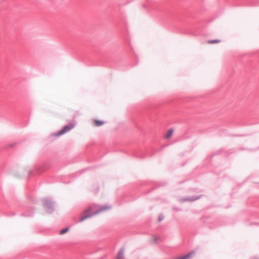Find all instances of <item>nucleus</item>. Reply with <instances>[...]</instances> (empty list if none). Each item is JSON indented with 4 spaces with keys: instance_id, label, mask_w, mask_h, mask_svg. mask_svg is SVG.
<instances>
[{
    "instance_id": "1",
    "label": "nucleus",
    "mask_w": 259,
    "mask_h": 259,
    "mask_svg": "<svg viewBox=\"0 0 259 259\" xmlns=\"http://www.w3.org/2000/svg\"><path fill=\"white\" fill-rule=\"evenodd\" d=\"M111 207L108 205L102 206L98 210H97L96 211L92 213H90V210L88 209L84 212V214L82 215L80 218L79 222H81L88 218H89L93 215H95L100 212L108 210Z\"/></svg>"
},
{
    "instance_id": "2",
    "label": "nucleus",
    "mask_w": 259,
    "mask_h": 259,
    "mask_svg": "<svg viewBox=\"0 0 259 259\" xmlns=\"http://www.w3.org/2000/svg\"><path fill=\"white\" fill-rule=\"evenodd\" d=\"M43 206L47 213H51L54 210V203L50 198H48L43 199Z\"/></svg>"
},
{
    "instance_id": "3",
    "label": "nucleus",
    "mask_w": 259,
    "mask_h": 259,
    "mask_svg": "<svg viewBox=\"0 0 259 259\" xmlns=\"http://www.w3.org/2000/svg\"><path fill=\"white\" fill-rule=\"evenodd\" d=\"M74 127V124L73 123H70L69 124L66 125L64 126L63 127L62 130L59 131L58 133L54 134L53 136L54 137H59L61 136L66 133L70 131L71 129H72Z\"/></svg>"
},
{
    "instance_id": "4",
    "label": "nucleus",
    "mask_w": 259,
    "mask_h": 259,
    "mask_svg": "<svg viewBox=\"0 0 259 259\" xmlns=\"http://www.w3.org/2000/svg\"><path fill=\"white\" fill-rule=\"evenodd\" d=\"M201 197V195L199 196H193L189 197H187L185 198H181L180 199V201L182 202H185V201H194L195 200H197L199 199H200Z\"/></svg>"
},
{
    "instance_id": "5",
    "label": "nucleus",
    "mask_w": 259,
    "mask_h": 259,
    "mask_svg": "<svg viewBox=\"0 0 259 259\" xmlns=\"http://www.w3.org/2000/svg\"><path fill=\"white\" fill-rule=\"evenodd\" d=\"M124 253V249L123 247H122L117 253L116 259H125Z\"/></svg>"
},
{
    "instance_id": "6",
    "label": "nucleus",
    "mask_w": 259,
    "mask_h": 259,
    "mask_svg": "<svg viewBox=\"0 0 259 259\" xmlns=\"http://www.w3.org/2000/svg\"><path fill=\"white\" fill-rule=\"evenodd\" d=\"M194 254H195L194 251H191V252L188 253V254H187L182 257L177 258L176 259H189L191 257V256L192 255H194Z\"/></svg>"
},
{
    "instance_id": "7",
    "label": "nucleus",
    "mask_w": 259,
    "mask_h": 259,
    "mask_svg": "<svg viewBox=\"0 0 259 259\" xmlns=\"http://www.w3.org/2000/svg\"><path fill=\"white\" fill-rule=\"evenodd\" d=\"M173 132L174 130L172 128L169 129L165 136V138L166 139H169L171 136L172 134H173Z\"/></svg>"
},
{
    "instance_id": "8",
    "label": "nucleus",
    "mask_w": 259,
    "mask_h": 259,
    "mask_svg": "<svg viewBox=\"0 0 259 259\" xmlns=\"http://www.w3.org/2000/svg\"><path fill=\"white\" fill-rule=\"evenodd\" d=\"M104 124V121L98 120H95V124L96 126H100Z\"/></svg>"
},
{
    "instance_id": "9",
    "label": "nucleus",
    "mask_w": 259,
    "mask_h": 259,
    "mask_svg": "<svg viewBox=\"0 0 259 259\" xmlns=\"http://www.w3.org/2000/svg\"><path fill=\"white\" fill-rule=\"evenodd\" d=\"M69 230V228H64L62 230H61V231H60V234H64L65 233H66V232H67Z\"/></svg>"
},
{
    "instance_id": "10",
    "label": "nucleus",
    "mask_w": 259,
    "mask_h": 259,
    "mask_svg": "<svg viewBox=\"0 0 259 259\" xmlns=\"http://www.w3.org/2000/svg\"><path fill=\"white\" fill-rule=\"evenodd\" d=\"M220 41V40L219 39H213V40H209L208 41V43L209 44H214V43L219 42Z\"/></svg>"
},
{
    "instance_id": "11",
    "label": "nucleus",
    "mask_w": 259,
    "mask_h": 259,
    "mask_svg": "<svg viewBox=\"0 0 259 259\" xmlns=\"http://www.w3.org/2000/svg\"><path fill=\"white\" fill-rule=\"evenodd\" d=\"M164 219V217L162 215H160L159 216V218H158V221L159 222H160L162 220H163Z\"/></svg>"
},
{
    "instance_id": "12",
    "label": "nucleus",
    "mask_w": 259,
    "mask_h": 259,
    "mask_svg": "<svg viewBox=\"0 0 259 259\" xmlns=\"http://www.w3.org/2000/svg\"><path fill=\"white\" fill-rule=\"evenodd\" d=\"M157 239H158V237H155L154 239V241L155 243L157 242Z\"/></svg>"
},
{
    "instance_id": "13",
    "label": "nucleus",
    "mask_w": 259,
    "mask_h": 259,
    "mask_svg": "<svg viewBox=\"0 0 259 259\" xmlns=\"http://www.w3.org/2000/svg\"><path fill=\"white\" fill-rule=\"evenodd\" d=\"M10 146H11V147H13L14 146V145L11 144V145H10Z\"/></svg>"
},
{
    "instance_id": "14",
    "label": "nucleus",
    "mask_w": 259,
    "mask_h": 259,
    "mask_svg": "<svg viewBox=\"0 0 259 259\" xmlns=\"http://www.w3.org/2000/svg\"><path fill=\"white\" fill-rule=\"evenodd\" d=\"M254 224H257L258 225V223H254ZM258 225H259V224H258Z\"/></svg>"
},
{
    "instance_id": "15",
    "label": "nucleus",
    "mask_w": 259,
    "mask_h": 259,
    "mask_svg": "<svg viewBox=\"0 0 259 259\" xmlns=\"http://www.w3.org/2000/svg\"><path fill=\"white\" fill-rule=\"evenodd\" d=\"M253 259H257V258H253Z\"/></svg>"
}]
</instances>
